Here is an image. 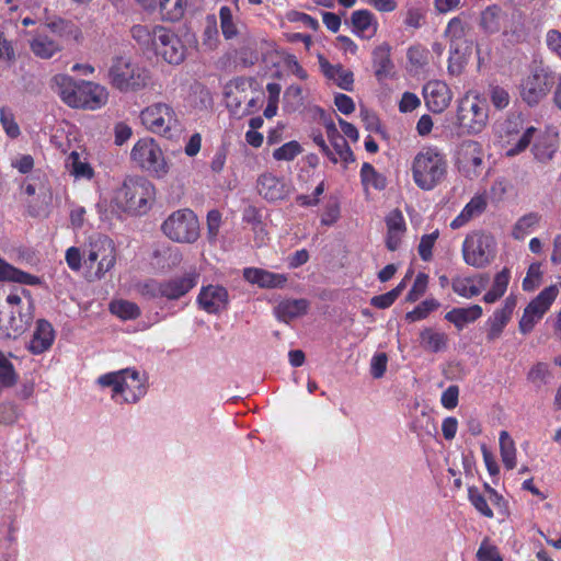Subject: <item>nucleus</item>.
<instances>
[{
	"label": "nucleus",
	"mask_w": 561,
	"mask_h": 561,
	"mask_svg": "<svg viewBox=\"0 0 561 561\" xmlns=\"http://www.w3.org/2000/svg\"><path fill=\"white\" fill-rule=\"evenodd\" d=\"M33 320V302L24 288L0 285V337L15 339Z\"/></svg>",
	"instance_id": "nucleus-1"
},
{
	"label": "nucleus",
	"mask_w": 561,
	"mask_h": 561,
	"mask_svg": "<svg viewBox=\"0 0 561 561\" xmlns=\"http://www.w3.org/2000/svg\"><path fill=\"white\" fill-rule=\"evenodd\" d=\"M54 82L61 100L71 107L98 110L107 102L106 89L98 83L84 80L77 82L67 75L55 76Z\"/></svg>",
	"instance_id": "nucleus-2"
},
{
	"label": "nucleus",
	"mask_w": 561,
	"mask_h": 561,
	"mask_svg": "<svg viewBox=\"0 0 561 561\" xmlns=\"http://www.w3.org/2000/svg\"><path fill=\"white\" fill-rule=\"evenodd\" d=\"M448 160L436 146L423 147L413 158L411 164L412 179L423 191H432L447 176Z\"/></svg>",
	"instance_id": "nucleus-3"
},
{
	"label": "nucleus",
	"mask_w": 561,
	"mask_h": 561,
	"mask_svg": "<svg viewBox=\"0 0 561 561\" xmlns=\"http://www.w3.org/2000/svg\"><path fill=\"white\" fill-rule=\"evenodd\" d=\"M156 198L154 185L144 176H128L115 192L113 203L117 209L133 215H144Z\"/></svg>",
	"instance_id": "nucleus-4"
},
{
	"label": "nucleus",
	"mask_w": 561,
	"mask_h": 561,
	"mask_svg": "<svg viewBox=\"0 0 561 561\" xmlns=\"http://www.w3.org/2000/svg\"><path fill=\"white\" fill-rule=\"evenodd\" d=\"M117 251L114 241L102 233L89 237L83 245V264L93 271L94 277L103 278L116 264Z\"/></svg>",
	"instance_id": "nucleus-5"
},
{
	"label": "nucleus",
	"mask_w": 561,
	"mask_h": 561,
	"mask_svg": "<svg viewBox=\"0 0 561 561\" xmlns=\"http://www.w3.org/2000/svg\"><path fill=\"white\" fill-rule=\"evenodd\" d=\"M139 118L144 127L165 139H174L182 129L173 106L165 102L152 103L140 111Z\"/></svg>",
	"instance_id": "nucleus-6"
},
{
	"label": "nucleus",
	"mask_w": 561,
	"mask_h": 561,
	"mask_svg": "<svg viewBox=\"0 0 561 561\" xmlns=\"http://www.w3.org/2000/svg\"><path fill=\"white\" fill-rule=\"evenodd\" d=\"M199 275L192 271L167 279H147L139 286V293L150 299L178 300L190 293L198 283Z\"/></svg>",
	"instance_id": "nucleus-7"
},
{
	"label": "nucleus",
	"mask_w": 561,
	"mask_h": 561,
	"mask_svg": "<svg viewBox=\"0 0 561 561\" xmlns=\"http://www.w3.org/2000/svg\"><path fill=\"white\" fill-rule=\"evenodd\" d=\"M108 82L121 92H136L147 87L149 71L125 57H115L108 68Z\"/></svg>",
	"instance_id": "nucleus-8"
},
{
	"label": "nucleus",
	"mask_w": 561,
	"mask_h": 561,
	"mask_svg": "<svg viewBox=\"0 0 561 561\" xmlns=\"http://www.w3.org/2000/svg\"><path fill=\"white\" fill-rule=\"evenodd\" d=\"M162 233L171 241L193 244L201 237L197 215L190 208L172 211L161 224Z\"/></svg>",
	"instance_id": "nucleus-9"
},
{
	"label": "nucleus",
	"mask_w": 561,
	"mask_h": 561,
	"mask_svg": "<svg viewBox=\"0 0 561 561\" xmlns=\"http://www.w3.org/2000/svg\"><path fill=\"white\" fill-rule=\"evenodd\" d=\"M457 125L463 131L477 135L480 134L488 124V105L477 94L466 93L457 105Z\"/></svg>",
	"instance_id": "nucleus-10"
},
{
	"label": "nucleus",
	"mask_w": 561,
	"mask_h": 561,
	"mask_svg": "<svg viewBox=\"0 0 561 561\" xmlns=\"http://www.w3.org/2000/svg\"><path fill=\"white\" fill-rule=\"evenodd\" d=\"M131 160L157 179L169 173V164L158 142L150 137L139 139L130 151Z\"/></svg>",
	"instance_id": "nucleus-11"
},
{
	"label": "nucleus",
	"mask_w": 561,
	"mask_h": 561,
	"mask_svg": "<svg viewBox=\"0 0 561 561\" xmlns=\"http://www.w3.org/2000/svg\"><path fill=\"white\" fill-rule=\"evenodd\" d=\"M553 84L554 77L551 70L542 65H537L522 80L520 98L529 106L538 105L548 95Z\"/></svg>",
	"instance_id": "nucleus-12"
},
{
	"label": "nucleus",
	"mask_w": 561,
	"mask_h": 561,
	"mask_svg": "<svg viewBox=\"0 0 561 561\" xmlns=\"http://www.w3.org/2000/svg\"><path fill=\"white\" fill-rule=\"evenodd\" d=\"M495 240L491 234L474 233L462 243L463 260L473 267H484L495 255Z\"/></svg>",
	"instance_id": "nucleus-13"
},
{
	"label": "nucleus",
	"mask_w": 561,
	"mask_h": 561,
	"mask_svg": "<svg viewBox=\"0 0 561 561\" xmlns=\"http://www.w3.org/2000/svg\"><path fill=\"white\" fill-rule=\"evenodd\" d=\"M558 296V288L554 285L542 289L524 309L523 316L518 322V329L522 334L530 333L536 323L550 309Z\"/></svg>",
	"instance_id": "nucleus-14"
},
{
	"label": "nucleus",
	"mask_w": 561,
	"mask_h": 561,
	"mask_svg": "<svg viewBox=\"0 0 561 561\" xmlns=\"http://www.w3.org/2000/svg\"><path fill=\"white\" fill-rule=\"evenodd\" d=\"M153 50L172 65H180L186 54L181 38L172 30L161 25H154Z\"/></svg>",
	"instance_id": "nucleus-15"
},
{
	"label": "nucleus",
	"mask_w": 561,
	"mask_h": 561,
	"mask_svg": "<svg viewBox=\"0 0 561 561\" xmlns=\"http://www.w3.org/2000/svg\"><path fill=\"white\" fill-rule=\"evenodd\" d=\"M252 85L253 80L244 77L234 78L226 85V106L234 117L242 118L247 116V112L242 111V108L251 92Z\"/></svg>",
	"instance_id": "nucleus-16"
},
{
	"label": "nucleus",
	"mask_w": 561,
	"mask_h": 561,
	"mask_svg": "<svg viewBox=\"0 0 561 561\" xmlns=\"http://www.w3.org/2000/svg\"><path fill=\"white\" fill-rule=\"evenodd\" d=\"M196 302L201 310L209 314H218L227 310L229 306V294L226 287L209 284L202 286Z\"/></svg>",
	"instance_id": "nucleus-17"
},
{
	"label": "nucleus",
	"mask_w": 561,
	"mask_h": 561,
	"mask_svg": "<svg viewBox=\"0 0 561 561\" xmlns=\"http://www.w3.org/2000/svg\"><path fill=\"white\" fill-rule=\"evenodd\" d=\"M423 96L427 108L435 114L444 112L453 99L448 84L440 80L428 81L423 87Z\"/></svg>",
	"instance_id": "nucleus-18"
},
{
	"label": "nucleus",
	"mask_w": 561,
	"mask_h": 561,
	"mask_svg": "<svg viewBox=\"0 0 561 561\" xmlns=\"http://www.w3.org/2000/svg\"><path fill=\"white\" fill-rule=\"evenodd\" d=\"M117 403H136L141 397L146 394V386L140 378L137 370L124 369L121 382L118 385Z\"/></svg>",
	"instance_id": "nucleus-19"
},
{
	"label": "nucleus",
	"mask_w": 561,
	"mask_h": 561,
	"mask_svg": "<svg viewBox=\"0 0 561 561\" xmlns=\"http://www.w3.org/2000/svg\"><path fill=\"white\" fill-rule=\"evenodd\" d=\"M516 305V296L510 295L505 298L503 306L501 308H497L493 312V314L488 319L486 340L489 342H493L502 335L505 327L512 319Z\"/></svg>",
	"instance_id": "nucleus-20"
},
{
	"label": "nucleus",
	"mask_w": 561,
	"mask_h": 561,
	"mask_svg": "<svg viewBox=\"0 0 561 561\" xmlns=\"http://www.w3.org/2000/svg\"><path fill=\"white\" fill-rule=\"evenodd\" d=\"M257 192L268 202H276L285 199L290 192V187L284 179L274 175L273 173H264L257 179Z\"/></svg>",
	"instance_id": "nucleus-21"
},
{
	"label": "nucleus",
	"mask_w": 561,
	"mask_h": 561,
	"mask_svg": "<svg viewBox=\"0 0 561 561\" xmlns=\"http://www.w3.org/2000/svg\"><path fill=\"white\" fill-rule=\"evenodd\" d=\"M350 24L352 33L360 39L373 38L377 34L379 27L377 18L367 9L353 11Z\"/></svg>",
	"instance_id": "nucleus-22"
},
{
	"label": "nucleus",
	"mask_w": 561,
	"mask_h": 561,
	"mask_svg": "<svg viewBox=\"0 0 561 561\" xmlns=\"http://www.w3.org/2000/svg\"><path fill=\"white\" fill-rule=\"evenodd\" d=\"M54 341L55 330L51 323L45 319H39L36 321L35 330L30 340L27 350L34 355H39L48 351Z\"/></svg>",
	"instance_id": "nucleus-23"
},
{
	"label": "nucleus",
	"mask_w": 561,
	"mask_h": 561,
	"mask_svg": "<svg viewBox=\"0 0 561 561\" xmlns=\"http://www.w3.org/2000/svg\"><path fill=\"white\" fill-rule=\"evenodd\" d=\"M319 66L325 78L332 80L339 88L345 91H353L354 88V73L345 69L343 65H332L323 56H319Z\"/></svg>",
	"instance_id": "nucleus-24"
},
{
	"label": "nucleus",
	"mask_w": 561,
	"mask_h": 561,
	"mask_svg": "<svg viewBox=\"0 0 561 561\" xmlns=\"http://www.w3.org/2000/svg\"><path fill=\"white\" fill-rule=\"evenodd\" d=\"M243 278L261 288H282L287 282L284 274L270 272L259 267H245Z\"/></svg>",
	"instance_id": "nucleus-25"
},
{
	"label": "nucleus",
	"mask_w": 561,
	"mask_h": 561,
	"mask_svg": "<svg viewBox=\"0 0 561 561\" xmlns=\"http://www.w3.org/2000/svg\"><path fill=\"white\" fill-rule=\"evenodd\" d=\"M308 309L309 301L307 299H285L274 308V313L279 321L289 323L291 320L305 316Z\"/></svg>",
	"instance_id": "nucleus-26"
},
{
	"label": "nucleus",
	"mask_w": 561,
	"mask_h": 561,
	"mask_svg": "<svg viewBox=\"0 0 561 561\" xmlns=\"http://www.w3.org/2000/svg\"><path fill=\"white\" fill-rule=\"evenodd\" d=\"M390 56L391 48L387 43L378 45L373 50V67L375 76L379 81L388 78L392 72L393 62Z\"/></svg>",
	"instance_id": "nucleus-27"
},
{
	"label": "nucleus",
	"mask_w": 561,
	"mask_h": 561,
	"mask_svg": "<svg viewBox=\"0 0 561 561\" xmlns=\"http://www.w3.org/2000/svg\"><path fill=\"white\" fill-rule=\"evenodd\" d=\"M483 310L479 305L454 308L445 314V319L453 323L459 331L467 324L472 323L482 317Z\"/></svg>",
	"instance_id": "nucleus-28"
},
{
	"label": "nucleus",
	"mask_w": 561,
	"mask_h": 561,
	"mask_svg": "<svg viewBox=\"0 0 561 561\" xmlns=\"http://www.w3.org/2000/svg\"><path fill=\"white\" fill-rule=\"evenodd\" d=\"M486 198L483 195L473 196L462 208L460 214L450 222L453 229H459L473 217L481 215L486 208Z\"/></svg>",
	"instance_id": "nucleus-29"
},
{
	"label": "nucleus",
	"mask_w": 561,
	"mask_h": 561,
	"mask_svg": "<svg viewBox=\"0 0 561 561\" xmlns=\"http://www.w3.org/2000/svg\"><path fill=\"white\" fill-rule=\"evenodd\" d=\"M506 13L497 4L488 5L480 14V27L486 34L499 33Z\"/></svg>",
	"instance_id": "nucleus-30"
},
{
	"label": "nucleus",
	"mask_w": 561,
	"mask_h": 561,
	"mask_svg": "<svg viewBox=\"0 0 561 561\" xmlns=\"http://www.w3.org/2000/svg\"><path fill=\"white\" fill-rule=\"evenodd\" d=\"M152 260L157 267L161 270H172L181 264L183 256L178 248L162 245L153 250Z\"/></svg>",
	"instance_id": "nucleus-31"
},
{
	"label": "nucleus",
	"mask_w": 561,
	"mask_h": 561,
	"mask_svg": "<svg viewBox=\"0 0 561 561\" xmlns=\"http://www.w3.org/2000/svg\"><path fill=\"white\" fill-rule=\"evenodd\" d=\"M13 282L23 285H38L39 277L14 267L0 259V282Z\"/></svg>",
	"instance_id": "nucleus-32"
},
{
	"label": "nucleus",
	"mask_w": 561,
	"mask_h": 561,
	"mask_svg": "<svg viewBox=\"0 0 561 561\" xmlns=\"http://www.w3.org/2000/svg\"><path fill=\"white\" fill-rule=\"evenodd\" d=\"M65 167L75 179L91 180L94 176L93 168L87 158H82L81 153L73 150L66 159Z\"/></svg>",
	"instance_id": "nucleus-33"
},
{
	"label": "nucleus",
	"mask_w": 561,
	"mask_h": 561,
	"mask_svg": "<svg viewBox=\"0 0 561 561\" xmlns=\"http://www.w3.org/2000/svg\"><path fill=\"white\" fill-rule=\"evenodd\" d=\"M511 279V271L504 267L495 274L491 288L484 294L482 300L485 304H494L504 296Z\"/></svg>",
	"instance_id": "nucleus-34"
},
{
	"label": "nucleus",
	"mask_w": 561,
	"mask_h": 561,
	"mask_svg": "<svg viewBox=\"0 0 561 561\" xmlns=\"http://www.w3.org/2000/svg\"><path fill=\"white\" fill-rule=\"evenodd\" d=\"M459 160L465 165L472 167L473 169L479 168L483 161L481 145L476 140L463 141L459 151Z\"/></svg>",
	"instance_id": "nucleus-35"
},
{
	"label": "nucleus",
	"mask_w": 561,
	"mask_h": 561,
	"mask_svg": "<svg viewBox=\"0 0 561 561\" xmlns=\"http://www.w3.org/2000/svg\"><path fill=\"white\" fill-rule=\"evenodd\" d=\"M31 50L39 58H50L60 50V45L46 34H37L31 41Z\"/></svg>",
	"instance_id": "nucleus-36"
},
{
	"label": "nucleus",
	"mask_w": 561,
	"mask_h": 561,
	"mask_svg": "<svg viewBox=\"0 0 561 561\" xmlns=\"http://www.w3.org/2000/svg\"><path fill=\"white\" fill-rule=\"evenodd\" d=\"M421 345L432 352L438 353L447 345V335L443 332H436L431 328H425L420 333Z\"/></svg>",
	"instance_id": "nucleus-37"
},
{
	"label": "nucleus",
	"mask_w": 561,
	"mask_h": 561,
	"mask_svg": "<svg viewBox=\"0 0 561 561\" xmlns=\"http://www.w3.org/2000/svg\"><path fill=\"white\" fill-rule=\"evenodd\" d=\"M527 381L539 391L547 386L551 379V371L547 363L538 362L527 373Z\"/></svg>",
	"instance_id": "nucleus-38"
},
{
	"label": "nucleus",
	"mask_w": 561,
	"mask_h": 561,
	"mask_svg": "<svg viewBox=\"0 0 561 561\" xmlns=\"http://www.w3.org/2000/svg\"><path fill=\"white\" fill-rule=\"evenodd\" d=\"M360 182L367 188L369 186L375 190L382 191L387 186V179L379 173L373 164L364 162L360 169Z\"/></svg>",
	"instance_id": "nucleus-39"
},
{
	"label": "nucleus",
	"mask_w": 561,
	"mask_h": 561,
	"mask_svg": "<svg viewBox=\"0 0 561 561\" xmlns=\"http://www.w3.org/2000/svg\"><path fill=\"white\" fill-rule=\"evenodd\" d=\"M540 220L541 216L535 211L522 216L513 227L512 237L516 240H523L539 225Z\"/></svg>",
	"instance_id": "nucleus-40"
},
{
	"label": "nucleus",
	"mask_w": 561,
	"mask_h": 561,
	"mask_svg": "<svg viewBox=\"0 0 561 561\" xmlns=\"http://www.w3.org/2000/svg\"><path fill=\"white\" fill-rule=\"evenodd\" d=\"M468 24L460 18L450 19L445 30V37L449 41L450 50L459 47V43L466 37Z\"/></svg>",
	"instance_id": "nucleus-41"
},
{
	"label": "nucleus",
	"mask_w": 561,
	"mask_h": 561,
	"mask_svg": "<svg viewBox=\"0 0 561 561\" xmlns=\"http://www.w3.org/2000/svg\"><path fill=\"white\" fill-rule=\"evenodd\" d=\"M499 442L504 467L507 470L514 469L516 467V448L514 440L506 431H501Z\"/></svg>",
	"instance_id": "nucleus-42"
},
{
	"label": "nucleus",
	"mask_w": 561,
	"mask_h": 561,
	"mask_svg": "<svg viewBox=\"0 0 561 561\" xmlns=\"http://www.w3.org/2000/svg\"><path fill=\"white\" fill-rule=\"evenodd\" d=\"M451 288L455 294L467 299L477 297L481 293L473 277L456 276L451 280Z\"/></svg>",
	"instance_id": "nucleus-43"
},
{
	"label": "nucleus",
	"mask_w": 561,
	"mask_h": 561,
	"mask_svg": "<svg viewBox=\"0 0 561 561\" xmlns=\"http://www.w3.org/2000/svg\"><path fill=\"white\" fill-rule=\"evenodd\" d=\"M187 0H159V9L162 18L175 22L185 13Z\"/></svg>",
	"instance_id": "nucleus-44"
},
{
	"label": "nucleus",
	"mask_w": 561,
	"mask_h": 561,
	"mask_svg": "<svg viewBox=\"0 0 561 561\" xmlns=\"http://www.w3.org/2000/svg\"><path fill=\"white\" fill-rule=\"evenodd\" d=\"M110 310L113 314L123 320H134L140 316V308L137 304L128 300H116L110 304Z\"/></svg>",
	"instance_id": "nucleus-45"
},
{
	"label": "nucleus",
	"mask_w": 561,
	"mask_h": 561,
	"mask_svg": "<svg viewBox=\"0 0 561 561\" xmlns=\"http://www.w3.org/2000/svg\"><path fill=\"white\" fill-rule=\"evenodd\" d=\"M440 304L434 299L428 298L419 304L413 310L405 313L408 322H416L426 319L431 312L437 310Z\"/></svg>",
	"instance_id": "nucleus-46"
},
{
	"label": "nucleus",
	"mask_w": 561,
	"mask_h": 561,
	"mask_svg": "<svg viewBox=\"0 0 561 561\" xmlns=\"http://www.w3.org/2000/svg\"><path fill=\"white\" fill-rule=\"evenodd\" d=\"M468 500L476 511L482 516L486 518L494 517V513L490 507L486 497L480 492L479 488L474 485L468 488Z\"/></svg>",
	"instance_id": "nucleus-47"
},
{
	"label": "nucleus",
	"mask_w": 561,
	"mask_h": 561,
	"mask_svg": "<svg viewBox=\"0 0 561 561\" xmlns=\"http://www.w3.org/2000/svg\"><path fill=\"white\" fill-rule=\"evenodd\" d=\"M0 123L5 133V135L15 139L21 135L20 126L15 121V116L11 108L1 107L0 108Z\"/></svg>",
	"instance_id": "nucleus-48"
},
{
	"label": "nucleus",
	"mask_w": 561,
	"mask_h": 561,
	"mask_svg": "<svg viewBox=\"0 0 561 561\" xmlns=\"http://www.w3.org/2000/svg\"><path fill=\"white\" fill-rule=\"evenodd\" d=\"M220 28L226 39H231L238 35L237 24L233 22L232 11L228 5H222L219 10Z\"/></svg>",
	"instance_id": "nucleus-49"
},
{
	"label": "nucleus",
	"mask_w": 561,
	"mask_h": 561,
	"mask_svg": "<svg viewBox=\"0 0 561 561\" xmlns=\"http://www.w3.org/2000/svg\"><path fill=\"white\" fill-rule=\"evenodd\" d=\"M302 152V147L296 140H290L273 151L276 161H293Z\"/></svg>",
	"instance_id": "nucleus-50"
},
{
	"label": "nucleus",
	"mask_w": 561,
	"mask_h": 561,
	"mask_svg": "<svg viewBox=\"0 0 561 561\" xmlns=\"http://www.w3.org/2000/svg\"><path fill=\"white\" fill-rule=\"evenodd\" d=\"M18 381V374L13 364L0 351V382L3 387H13Z\"/></svg>",
	"instance_id": "nucleus-51"
},
{
	"label": "nucleus",
	"mask_w": 561,
	"mask_h": 561,
	"mask_svg": "<svg viewBox=\"0 0 561 561\" xmlns=\"http://www.w3.org/2000/svg\"><path fill=\"white\" fill-rule=\"evenodd\" d=\"M426 21V12L421 7L411 5L407 9L403 24L408 28H421Z\"/></svg>",
	"instance_id": "nucleus-52"
},
{
	"label": "nucleus",
	"mask_w": 561,
	"mask_h": 561,
	"mask_svg": "<svg viewBox=\"0 0 561 561\" xmlns=\"http://www.w3.org/2000/svg\"><path fill=\"white\" fill-rule=\"evenodd\" d=\"M330 144L334 149L333 153L336 156L337 162L342 161L345 165L355 162V156L344 136Z\"/></svg>",
	"instance_id": "nucleus-53"
},
{
	"label": "nucleus",
	"mask_w": 561,
	"mask_h": 561,
	"mask_svg": "<svg viewBox=\"0 0 561 561\" xmlns=\"http://www.w3.org/2000/svg\"><path fill=\"white\" fill-rule=\"evenodd\" d=\"M439 237V231L436 229L435 231L422 236L420 243L417 245V252L420 257L424 262H428L433 257V248L435 245L436 240Z\"/></svg>",
	"instance_id": "nucleus-54"
},
{
	"label": "nucleus",
	"mask_w": 561,
	"mask_h": 561,
	"mask_svg": "<svg viewBox=\"0 0 561 561\" xmlns=\"http://www.w3.org/2000/svg\"><path fill=\"white\" fill-rule=\"evenodd\" d=\"M428 285V275L425 273H419L414 279V283L407 295V301L415 302L426 291Z\"/></svg>",
	"instance_id": "nucleus-55"
},
{
	"label": "nucleus",
	"mask_w": 561,
	"mask_h": 561,
	"mask_svg": "<svg viewBox=\"0 0 561 561\" xmlns=\"http://www.w3.org/2000/svg\"><path fill=\"white\" fill-rule=\"evenodd\" d=\"M221 221V213L218 209H211L207 213L206 225L207 239L209 242H215L217 240Z\"/></svg>",
	"instance_id": "nucleus-56"
},
{
	"label": "nucleus",
	"mask_w": 561,
	"mask_h": 561,
	"mask_svg": "<svg viewBox=\"0 0 561 561\" xmlns=\"http://www.w3.org/2000/svg\"><path fill=\"white\" fill-rule=\"evenodd\" d=\"M541 282V268L539 263H533L527 270V274L523 279V289L531 291L539 286Z\"/></svg>",
	"instance_id": "nucleus-57"
},
{
	"label": "nucleus",
	"mask_w": 561,
	"mask_h": 561,
	"mask_svg": "<svg viewBox=\"0 0 561 561\" xmlns=\"http://www.w3.org/2000/svg\"><path fill=\"white\" fill-rule=\"evenodd\" d=\"M131 36L141 45L150 46L153 49L154 26L135 25L131 27Z\"/></svg>",
	"instance_id": "nucleus-58"
},
{
	"label": "nucleus",
	"mask_w": 561,
	"mask_h": 561,
	"mask_svg": "<svg viewBox=\"0 0 561 561\" xmlns=\"http://www.w3.org/2000/svg\"><path fill=\"white\" fill-rule=\"evenodd\" d=\"M19 409L12 402L0 403V424L12 425L19 420Z\"/></svg>",
	"instance_id": "nucleus-59"
},
{
	"label": "nucleus",
	"mask_w": 561,
	"mask_h": 561,
	"mask_svg": "<svg viewBox=\"0 0 561 561\" xmlns=\"http://www.w3.org/2000/svg\"><path fill=\"white\" fill-rule=\"evenodd\" d=\"M407 57L411 65L423 67L427 64L428 50L421 45H415L408 49Z\"/></svg>",
	"instance_id": "nucleus-60"
},
{
	"label": "nucleus",
	"mask_w": 561,
	"mask_h": 561,
	"mask_svg": "<svg viewBox=\"0 0 561 561\" xmlns=\"http://www.w3.org/2000/svg\"><path fill=\"white\" fill-rule=\"evenodd\" d=\"M490 100L494 107L503 110L510 104V94L504 88L494 85L490 89Z\"/></svg>",
	"instance_id": "nucleus-61"
},
{
	"label": "nucleus",
	"mask_w": 561,
	"mask_h": 561,
	"mask_svg": "<svg viewBox=\"0 0 561 561\" xmlns=\"http://www.w3.org/2000/svg\"><path fill=\"white\" fill-rule=\"evenodd\" d=\"M242 220L251 225L253 230L261 229L263 225L261 209L253 205L247 206L242 213Z\"/></svg>",
	"instance_id": "nucleus-62"
},
{
	"label": "nucleus",
	"mask_w": 561,
	"mask_h": 561,
	"mask_svg": "<svg viewBox=\"0 0 561 561\" xmlns=\"http://www.w3.org/2000/svg\"><path fill=\"white\" fill-rule=\"evenodd\" d=\"M387 230L407 231V224L400 209L391 210L386 217Z\"/></svg>",
	"instance_id": "nucleus-63"
},
{
	"label": "nucleus",
	"mask_w": 561,
	"mask_h": 561,
	"mask_svg": "<svg viewBox=\"0 0 561 561\" xmlns=\"http://www.w3.org/2000/svg\"><path fill=\"white\" fill-rule=\"evenodd\" d=\"M479 561H503L499 549L495 546L482 542L477 552Z\"/></svg>",
	"instance_id": "nucleus-64"
}]
</instances>
